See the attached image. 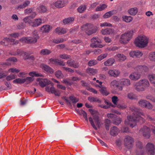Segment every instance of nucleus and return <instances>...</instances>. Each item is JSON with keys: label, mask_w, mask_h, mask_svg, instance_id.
Instances as JSON below:
<instances>
[{"label": "nucleus", "mask_w": 155, "mask_h": 155, "mask_svg": "<svg viewBox=\"0 0 155 155\" xmlns=\"http://www.w3.org/2000/svg\"><path fill=\"white\" fill-rule=\"evenodd\" d=\"M132 111L133 112V115H130L127 117V119L125 121V124L128 125L132 127H134L136 123L139 120H141L143 121V120L141 116H144L147 119H149L152 120V118L148 115H145L143 113L141 112L137 109L134 107L132 108Z\"/></svg>", "instance_id": "1"}, {"label": "nucleus", "mask_w": 155, "mask_h": 155, "mask_svg": "<svg viewBox=\"0 0 155 155\" xmlns=\"http://www.w3.org/2000/svg\"><path fill=\"white\" fill-rule=\"evenodd\" d=\"M89 111L92 116V118L91 117H89V120L93 128L97 130V128L95 125L94 123L99 128L100 127L101 125L98 113L96 111L93 110L92 109H89Z\"/></svg>", "instance_id": "2"}, {"label": "nucleus", "mask_w": 155, "mask_h": 155, "mask_svg": "<svg viewBox=\"0 0 155 155\" xmlns=\"http://www.w3.org/2000/svg\"><path fill=\"white\" fill-rule=\"evenodd\" d=\"M149 39L147 37L143 35L138 37L135 40L134 44L136 46L143 48L146 47L149 42Z\"/></svg>", "instance_id": "3"}, {"label": "nucleus", "mask_w": 155, "mask_h": 155, "mask_svg": "<svg viewBox=\"0 0 155 155\" xmlns=\"http://www.w3.org/2000/svg\"><path fill=\"white\" fill-rule=\"evenodd\" d=\"M32 35L33 38L24 37L20 39L19 40L22 43H35L37 41V39L38 38L36 30H35L33 32Z\"/></svg>", "instance_id": "4"}, {"label": "nucleus", "mask_w": 155, "mask_h": 155, "mask_svg": "<svg viewBox=\"0 0 155 155\" xmlns=\"http://www.w3.org/2000/svg\"><path fill=\"white\" fill-rule=\"evenodd\" d=\"M133 33L134 31L131 30L127 31L122 34L120 38V41L121 43L123 44L127 43L132 38Z\"/></svg>", "instance_id": "5"}, {"label": "nucleus", "mask_w": 155, "mask_h": 155, "mask_svg": "<svg viewBox=\"0 0 155 155\" xmlns=\"http://www.w3.org/2000/svg\"><path fill=\"white\" fill-rule=\"evenodd\" d=\"M85 33L88 35H91L96 33L97 30V28L93 24L91 23H87L83 26Z\"/></svg>", "instance_id": "6"}, {"label": "nucleus", "mask_w": 155, "mask_h": 155, "mask_svg": "<svg viewBox=\"0 0 155 155\" xmlns=\"http://www.w3.org/2000/svg\"><path fill=\"white\" fill-rule=\"evenodd\" d=\"M134 142V140L131 136L127 135L125 136L124 140V143L127 148L130 149L132 147Z\"/></svg>", "instance_id": "7"}, {"label": "nucleus", "mask_w": 155, "mask_h": 155, "mask_svg": "<svg viewBox=\"0 0 155 155\" xmlns=\"http://www.w3.org/2000/svg\"><path fill=\"white\" fill-rule=\"evenodd\" d=\"M51 86H48L46 87L45 89L46 91L49 92H51V93L53 94L55 96H59L60 95L61 92L58 90L55 89L53 87V84L52 83Z\"/></svg>", "instance_id": "8"}, {"label": "nucleus", "mask_w": 155, "mask_h": 155, "mask_svg": "<svg viewBox=\"0 0 155 155\" xmlns=\"http://www.w3.org/2000/svg\"><path fill=\"white\" fill-rule=\"evenodd\" d=\"M140 106L147 108L149 109L152 108L153 105L149 102L145 100H141L138 102Z\"/></svg>", "instance_id": "9"}, {"label": "nucleus", "mask_w": 155, "mask_h": 155, "mask_svg": "<svg viewBox=\"0 0 155 155\" xmlns=\"http://www.w3.org/2000/svg\"><path fill=\"white\" fill-rule=\"evenodd\" d=\"M91 42L90 46L92 48H101L103 46L102 45L99 44L100 41L98 38L94 37L92 38L91 39Z\"/></svg>", "instance_id": "10"}, {"label": "nucleus", "mask_w": 155, "mask_h": 155, "mask_svg": "<svg viewBox=\"0 0 155 155\" xmlns=\"http://www.w3.org/2000/svg\"><path fill=\"white\" fill-rule=\"evenodd\" d=\"M143 136L146 138H149L150 137V129L146 126H144L140 130Z\"/></svg>", "instance_id": "11"}, {"label": "nucleus", "mask_w": 155, "mask_h": 155, "mask_svg": "<svg viewBox=\"0 0 155 155\" xmlns=\"http://www.w3.org/2000/svg\"><path fill=\"white\" fill-rule=\"evenodd\" d=\"M36 81L39 82V84L42 87H45L46 85L52 84L47 79H42L38 78L36 79Z\"/></svg>", "instance_id": "12"}, {"label": "nucleus", "mask_w": 155, "mask_h": 155, "mask_svg": "<svg viewBox=\"0 0 155 155\" xmlns=\"http://www.w3.org/2000/svg\"><path fill=\"white\" fill-rule=\"evenodd\" d=\"M130 56L133 58H140L143 55L142 52L139 50L132 51L129 53Z\"/></svg>", "instance_id": "13"}, {"label": "nucleus", "mask_w": 155, "mask_h": 155, "mask_svg": "<svg viewBox=\"0 0 155 155\" xmlns=\"http://www.w3.org/2000/svg\"><path fill=\"white\" fill-rule=\"evenodd\" d=\"M141 74L138 71L132 73L129 76V78L132 80L137 81L140 78Z\"/></svg>", "instance_id": "14"}, {"label": "nucleus", "mask_w": 155, "mask_h": 155, "mask_svg": "<svg viewBox=\"0 0 155 155\" xmlns=\"http://www.w3.org/2000/svg\"><path fill=\"white\" fill-rule=\"evenodd\" d=\"M11 42V44H16L18 43V40L15 41L13 39H11V38H5L3 41L1 42L2 44H4L5 45H7L8 42Z\"/></svg>", "instance_id": "15"}, {"label": "nucleus", "mask_w": 155, "mask_h": 155, "mask_svg": "<svg viewBox=\"0 0 155 155\" xmlns=\"http://www.w3.org/2000/svg\"><path fill=\"white\" fill-rule=\"evenodd\" d=\"M66 4V2L64 0H59L56 1L55 3L51 5V6L53 7V5H54L56 8H62L65 6Z\"/></svg>", "instance_id": "16"}, {"label": "nucleus", "mask_w": 155, "mask_h": 155, "mask_svg": "<svg viewBox=\"0 0 155 155\" xmlns=\"http://www.w3.org/2000/svg\"><path fill=\"white\" fill-rule=\"evenodd\" d=\"M146 149L148 153L151 155H154V148L152 143H149L146 145Z\"/></svg>", "instance_id": "17"}, {"label": "nucleus", "mask_w": 155, "mask_h": 155, "mask_svg": "<svg viewBox=\"0 0 155 155\" xmlns=\"http://www.w3.org/2000/svg\"><path fill=\"white\" fill-rule=\"evenodd\" d=\"M120 85H121V87L128 86L130 85V81L128 79L123 78L120 79L119 81Z\"/></svg>", "instance_id": "18"}, {"label": "nucleus", "mask_w": 155, "mask_h": 155, "mask_svg": "<svg viewBox=\"0 0 155 155\" xmlns=\"http://www.w3.org/2000/svg\"><path fill=\"white\" fill-rule=\"evenodd\" d=\"M136 69L140 73L147 72L149 71L148 68L145 65H138L136 67Z\"/></svg>", "instance_id": "19"}, {"label": "nucleus", "mask_w": 155, "mask_h": 155, "mask_svg": "<svg viewBox=\"0 0 155 155\" xmlns=\"http://www.w3.org/2000/svg\"><path fill=\"white\" fill-rule=\"evenodd\" d=\"M139 84L141 85L144 88H146L149 87L150 83L148 80L147 79H141L138 81Z\"/></svg>", "instance_id": "20"}, {"label": "nucleus", "mask_w": 155, "mask_h": 155, "mask_svg": "<svg viewBox=\"0 0 155 155\" xmlns=\"http://www.w3.org/2000/svg\"><path fill=\"white\" fill-rule=\"evenodd\" d=\"M40 67L42 70L51 74L53 73L54 72L52 68L44 64H41L40 65Z\"/></svg>", "instance_id": "21"}, {"label": "nucleus", "mask_w": 155, "mask_h": 155, "mask_svg": "<svg viewBox=\"0 0 155 155\" xmlns=\"http://www.w3.org/2000/svg\"><path fill=\"white\" fill-rule=\"evenodd\" d=\"M101 32L104 35H110L115 33V31L113 29L107 28L105 29H102Z\"/></svg>", "instance_id": "22"}, {"label": "nucleus", "mask_w": 155, "mask_h": 155, "mask_svg": "<svg viewBox=\"0 0 155 155\" xmlns=\"http://www.w3.org/2000/svg\"><path fill=\"white\" fill-rule=\"evenodd\" d=\"M119 84H120L119 81L114 80L110 83V86L113 87L114 88L118 87L119 91H121L123 89V87H122L119 86Z\"/></svg>", "instance_id": "23"}, {"label": "nucleus", "mask_w": 155, "mask_h": 155, "mask_svg": "<svg viewBox=\"0 0 155 155\" xmlns=\"http://www.w3.org/2000/svg\"><path fill=\"white\" fill-rule=\"evenodd\" d=\"M67 64L68 66L73 67L75 68H77L79 67L78 63H76L74 61L71 59L68 60L67 62Z\"/></svg>", "instance_id": "24"}, {"label": "nucleus", "mask_w": 155, "mask_h": 155, "mask_svg": "<svg viewBox=\"0 0 155 155\" xmlns=\"http://www.w3.org/2000/svg\"><path fill=\"white\" fill-rule=\"evenodd\" d=\"M134 87L135 90L138 92L144 91L145 90L141 85L139 84L138 82L134 84Z\"/></svg>", "instance_id": "25"}, {"label": "nucleus", "mask_w": 155, "mask_h": 155, "mask_svg": "<svg viewBox=\"0 0 155 155\" xmlns=\"http://www.w3.org/2000/svg\"><path fill=\"white\" fill-rule=\"evenodd\" d=\"M119 132V129L115 126H113L110 129V134L111 135L116 136Z\"/></svg>", "instance_id": "26"}, {"label": "nucleus", "mask_w": 155, "mask_h": 155, "mask_svg": "<svg viewBox=\"0 0 155 155\" xmlns=\"http://www.w3.org/2000/svg\"><path fill=\"white\" fill-rule=\"evenodd\" d=\"M67 29L61 28L60 27H58L55 29V32L56 33L59 35H62L64 34L67 32Z\"/></svg>", "instance_id": "27"}, {"label": "nucleus", "mask_w": 155, "mask_h": 155, "mask_svg": "<svg viewBox=\"0 0 155 155\" xmlns=\"http://www.w3.org/2000/svg\"><path fill=\"white\" fill-rule=\"evenodd\" d=\"M128 12L130 15L134 16L138 12V8L136 7L132 8L128 10Z\"/></svg>", "instance_id": "28"}, {"label": "nucleus", "mask_w": 155, "mask_h": 155, "mask_svg": "<svg viewBox=\"0 0 155 155\" xmlns=\"http://www.w3.org/2000/svg\"><path fill=\"white\" fill-rule=\"evenodd\" d=\"M42 23V20L41 18H37L33 21L32 26L33 27H36L39 26Z\"/></svg>", "instance_id": "29"}, {"label": "nucleus", "mask_w": 155, "mask_h": 155, "mask_svg": "<svg viewBox=\"0 0 155 155\" xmlns=\"http://www.w3.org/2000/svg\"><path fill=\"white\" fill-rule=\"evenodd\" d=\"M86 72L91 75H95L97 72V70L96 69L89 68L87 69Z\"/></svg>", "instance_id": "30"}, {"label": "nucleus", "mask_w": 155, "mask_h": 155, "mask_svg": "<svg viewBox=\"0 0 155 155\" xmlns=\"http://www.w3.org/2000/svg\"><path fill=\"white\" fill-rule=\"evenodd\" d=\"M115 62V60L112 58H110L104 63L105 66H112Z\"/></svg>", "instance_id": "31"}, {"label": "nucleus", "mask_w": 155, "mask_h": 155, "mask_svg": "<svg viewBox=\"0 0 155 155\" xmlns=\"http://www.w3.org/2000/svg\"><path fill=\"white\" fill-rule=\"evenodd\" d=\"M104 102L106 105H104L103 104H101L99 105L98 106L101 108L106 109L108 108L110 106L112 107L114 106V105H113L111 103L107 101L106 100H105Z\"/></svg>", "instance_id": "32"}, {"label": "nucleus", "mask_w": 155, "mask_h": 155, "mask_svg": "<svg viewBox=\"0 0 155 155\" xmlns=\"http://www.w3.org/2000/svg\"><path fill=\"white\" fill-rule=\"evenodd\" d=\"M148 78L151 84H153L155 87V75L154 74H150L148 76Z\"/></svg>", "instance_id": "33"}, {"label": "nucleus", "mask_w": 155, "mask_h": 155, "mask_svg": "<svg viewBox=\"0 0 155 155\" xmlns=\"http://www.w3.org/2000/svg\"><path fill=\"white\" fill-rule=\"evenodd\" d=\"M88 100L91 102H97L98 103H101V101L97 97H92L91 96L88 97Z\"/></svg>", "instance_id": "34"}, {"label": "nucleus", "mask_w": 155, "mask_h": 155, "mask_svg": "<svg viewBox=\"0 0 155 155\" xmlns=\"http://www.w3.org/2000/svg\"><path fill=\"white\" fill-rule=\"evenodd\" d=\"M98 86L100 88H101L100 91L103 95L105 96H107L109 94V93L107 91L106 87L104 86L100 87V86Z\"/></svg>", "instance_id": "35"}, {"label": "nucleus", "mask_w": 155, "mask_h": 155, "mask_svg": "<svg viewBox=\"0 0 155 155\" xmlns=\"http://www.w3.org/2000/svg\"><path fill=\"white\" fill-rule=\"evenodd\" d=\"M136 146L137 147L139 148V150L140 152V153H139L137 151L136 152L137 155H142L143 153V151L141 148L142 147V143L139 141H138L136 144Z\"/></svg>", "instance_id": "36"}, {"label": "nucleus", "mask_w": 155, "mask_h": 155, "mask_svg": "<svg viewBox=\"0 0 155 155\" xmlns=\"http://www.w3.org/2000/svg\"><path fill=\"white\" fill-rule=\"evenodd\" d=\"M51 51L47 49H45L41 50L40 52V54L41 55H48L51 53Z\"/></svg>", "instance_id": "37"}, {"label": "nucleus", "mask_w": 155, "mask_h": 155, "mask_svg": "<svg viewBox=\"0 0 155 155\" xmlns=\"http://www.w3.org/2000/svg\"><path fill=\"white\" fill-rule=\"evenodd\" d=\"M116 57H117L118 60L120 61H124L126 59V57L125 56L120 54H118Z\"/></svg>", "instance_id": "38"}, {"label": "nucleus", "mask_w": 155, "mask_h": 155, "mask_svg": "<svg viewBox=\"0 0 155 155\" xmlns=\"http://www.w3.org/2000/svg\"><path fill=\"white\" fill-rule=\"evenodd\" d=\"M122 18L123 21L127 23L130 22L133 19V18L132 17L126 15L123 16Z\"/></svg>", "instance_id": "39"}, {"label": "nucleus", "mask_w": 155, "mask_h": 155, "mask_svg": "<svg viewBox=\"0 0 155 155\" xmlns=\"http://www.w3.org/2000/svg\"><path fill=\"white\" fill-rule=\"evenodd\" d=\"M107 5L105 4H103L97 6L95 9L96 12L104 10L107 7Z\"/></svg>", "instance_id": "40"}, {"label": "nucleus", "mask_w": 155, "mask_h": 155, "mask_svg": "<svg viewBox=\"0 0 155 155\" xmlns=\"http://www.w3.org/2000/svg\"><path fill=\"white\" fill-rule=\"evenodd\" d=\"M37 9L38 11L40 13L45 12L47 10L46 7L43 5H40Z\"/></svg>", "instance_id": "41"}, {"label": "nucleus", "mask_w": 155, "mask_h": 155, "mask_svg": "<svg viewBox=\"0 0 155 155\" xmlns=\"http://www.w3.org/2000/svg\"><path fill=\"white\" fill-rule=\"evenodd\" d=\"M86 5H82L78 8V12L80 13L84 12L86 9Z\"/></svg>", "instance_id": "42"}, {"label": "nucleus", "mask_w": 155, "mask_h": 155, "mask_svg": "<svg viewBox=\"0 0 155 155\" xmlns=\"http://www.w3.org/2000/svg\"><path fill=\"white\" fill-rule=\"evenodd\" d=\"M74 20L73 18L69 17L64 19L63 20V22L64 25H66L71 22Z\"/></svg>", "instance_id": "43"}, {"label": "nucleus", "mask_w": 155, "mask_h": 155, "mask_svg": "<svg viewBox=\"0 0 155 155\" xmlns=\"http://www.w3.org/2000/svg\"><path fill=\"white\" fill-rule=\"evenodd\" d=\"M25 82V79L24 78H18L14 80L13 81L14 83L21 84Z\"/></svg>", "instance_id": "44"}, {"label": "nucleus", "mask_w": 155, "mask_h": 155, "mask_svg": "<svg viewBox=\"0 0 155 155\" xmlns=\"http://www.w3.org/2000/svg\"><path fill=\"white\" fill-rule=\"evenodd\" d=\"M79 114L80 115H83L84 118L86 121L88 122V119L87 113L83 110H81L78 112Z\"/></svg>", "instance_id": "45"}, {"label": "nucleus", "mask_w": 155, "mask_h": 155, "mask_svg": "<svg viewBox=\"0 0 155 155\" xmlns=\"http://www.w3.org/2000/svg\"><path fill=\"white\" fill-rule=\"evenodd\" d=\"M62 82L66 85H71L73 84V83L71 81L70 78H69L64 79Z\"/></svg>", "instance_id": "46"}, {"label": "nucleus", "mask_w": 155, "mask_h": 155, "mask_svg": "<svg viewBox=\"0 0 155 155\" xmlns=\"http://www.w3.org/2000/svg\"><path fill=\"white\" fill-rule=\"evenodd\" d=\"M56 77L58 78H63L64 75L62 73L61 71L60 70H58L55 73Z\"/></svg>", "instance_id": "47"}, {"label": "nucleus", "mask_w": 155, "mask_h": 155, "mask_svg": "<svg viewBox=\"0 0 155 155\" xmlns=\"http://www.w3.org/2000/svg\"><path fill=\"white\" fill-rule=\"evenodd\" d=\"M41 29L44 32H48L50 29V26L49 25H44L41 27Z\"/></svg>", "instance_id": "48"}, {"label": "nucleus", "mask_w": 155, "mask_h": 155, "mask_svg": "<svg viewBox=\"0 0 155 155\" xmlns=\"http://www.w3.org/2000/svg\"><path fill=\"white\" fill-rule=\"evenodd\" d=\"M149 58L152 61L155 62V52H151L149 54Z\"/></svg>", "instance_id": "49"}, {"label": "nucleus", "mask_w": 155, "mask_h": 155, "mask_svg": "<svg viewBox=\"0 0 155 155\" xmlns=\"http://www.w3.org/2000/svg\"><path fill=\"white\" fill-rule=\"evenodd\" d=\"M31 19L29 16L26 17L23 19L24 22L25 23H28L30 24H31V23L33 24V21Z\"/></svg>", "instance_id": "50"}, {"label": "nucleus", "mask_w": 155, "mask_h": 155, "mask_svg": "<svg viewBox=\"0 0 155 155\" xmlns=\"http://www.w3.org/2000/svg\"><path fill=\"white\" fill-rule=\"evenodd\" d=\"M69 98L72 103L74 104H75L76 103L78 102L79 101L78 99L76 98L73 96H70Z\"/></svg>", "instance_id": "51"}, {"label": "nucleus", "mask_w": 155, "mask_h": 155, "mask_svg": "<svg viewBox=\"0 0 155 155\" xmlns=\"http://www.w3.org/2000/svg\"><path fill=\"white\" fill-rule=\"evenodd\" d=\"M29 75L32 77H42L43 75L41 74L37 73L35 72H31L29 73Z\"/></svg>", "instance_id": "52"}, {"label": "nucleus", "mask_w": 155, "mask_h": 155, "mask_svg": "<svg viewBox=\"0 0 155 155\" xmlns=\"http://www.w3.org/2000/svg\"><path fill=\"white\" fill-rule=\"evenodd\" d=\"M113 123L116 125H118L121 122V119L119 117H116L113 120Z\"/></svg>", "instance_id": "53"}, {"label": "nucleus", "mask_w": 155, "mask_h": 155, "mask_svg": "<svg viewBox=\"0 0 155 155\" xmlns=\"http://www.w3.org/2000/svg\"><path fill=\"white\" fill-rule=\"evenodd\" d=\"M27 53L26 52L20 50H18L17 51L16 53L15 54V55H19L23 56H24Z\"/></svg>", "instance_id": "54"}, {"label": "nucleus", "mask_w": 155, "mask_h": 155, "mask_svg": "<svg viewBox=\"0 0 155 155\" xmlns=\"http://www.w3.org/2000/svg\"><path fill=\"white\" fill-rule=\"evenodd\" d=\"M107 55V53L102 54L99 56L97 58V60L98 61H101L103 59L106 58Z\"/></svg>", "instance_id": "55"}, {"label": "nucleus", "mask_w": 155, "mask_h": 155, "mask_svg": "<svg viewBox=\"0 0 155 155\" xmlns=\"http://www.w3.org/2000/svg\"><path fill=\"white\" fill-rule=\"evenodd\" d=\"M112 101L113 103L115 105H117V102L119 100L117 97L115 96H113L111 98Z\"/></svg>", "instance_id": "56"}, {"label": "nucleus", "mask_w": 155, "mask_h": 155, "mask_svg": "<svg viewBox=\"0 0 155 155\" xmlns=\"http://www.w3.org/2000/svg\"><path fill=\"white\" fill-rule=\"evenodd\" d=\"M15 76L16 75L14 74H10L6 77V79L8 81H10L15 79Z\"/></svg>", "instance_id": "57"}, {"label": "nucleus", "mask_w": 155, "mask_h": 155, "mask_svg": "<svg viewBox=\"0 0 155 155\" xmlns=\"http://www.w3.org/2000/svg\"><path fill=\"white\" fill-rule=\"evenodd\" d=\"M97 63V61L95 60H90L88 63V66H91L96 64Z\"/></svg>", "instance_id": "58"}, {"label": "nucleus", "mask_w": 155, "mask_h": 155, "mask_svg": "<svg viewBox=\"0 0 155 155\" xmlns=\"http://www.w3.org/2000/svg\"><path fill=\"white\" fill-rule=\"evenodd\" d=\"M59 57H60V58L62 59H68L70 58L71 57L69 55H68L64 54H60L59 55Z\"/></svg>", "instance_id": "59"}, {"label": "nucleus", "mask_w": 155, "mask_h": 155, "mask_svg": "<svg viewBox=\"0 0 155 155\" xmlns=\"http://www.w3.org/2000/svg\"><path fill=\"white\" fill-rule=\"evenodd\" d=\"M112 11H109L105 13L103 15L104 18H108L110 17L113 15Z\"/></svg>", "instance_id": "60"}, {"label": "nucleus", "mask_w": 155, "mask_h": 155, "mask_svg": "<svg viewBox=\"0 0 155 155\" xmlns=\"http://www.w3.org/2000/svg\"><path fill=\"white\" fill-rule=\"evenodd\" d=\"M120 74V72L119 71L117 70H113V77H117Z\"/></svg>", "instance_id": "61"}, {"label": "nucleus", "mask_w": 155, "mask_h": 155, "mask_svg": "<svg viewBox=\"0 0 155 155\" xmlns=\"http://www.w3.org/2000/svg\"><path fill=\"white\" fill-rule=\"evenodd\" d=\"M146 98L147 99L150 100L153 102H155V97H153L151 95H147Z\"/></svg>", "instance_id": "62"}, {"label": "nucleus", "mask_w": 155, "mask_h": 155, "mask_svg": "<svg viewBox=\"0 0 155 155\" xmlns=\"http://www.w3.org/2000/svg\"><path fill=\"white\" fill-rule=\"evenodd\" d=\"M20 70L15 68H10L9 69L8 71L12 73H18L20 72Z\"/></svg>", "instance_id": "63"}, {"label": "nucleus", "mask_w": 155, "mask_h": 155, "mask_svg": "<svg viewBox=\"0 0 155 155\" xmlns=\"http://www.w3.org/2000/svg\"><path fill=\"white\" fill-rule=\"evenodd\" d=\"M117 116L114 114H108L107 115V117L109 118H111L112 119V121Z\"/></svg>", "instance_id": "64"}]
</instances>
